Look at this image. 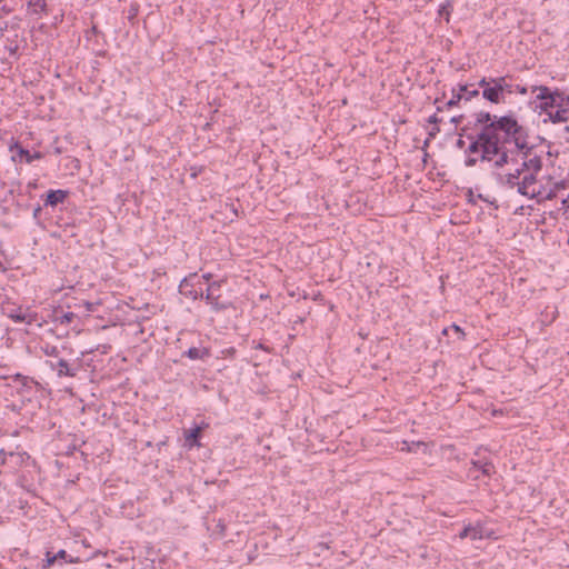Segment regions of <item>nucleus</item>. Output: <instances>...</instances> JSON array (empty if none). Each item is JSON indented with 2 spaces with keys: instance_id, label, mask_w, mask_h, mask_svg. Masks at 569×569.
Returning <instances> with one entry per match:
<instances>
[{
  "instance_id": "obj_4",
  "label": "nucleus",
  "mask_w": 569,
  "mask_h": 569,
  "mask_svg": "<svg viewBox=\"0 0 569 569\" xmlns=\"http://www.w3.org/2000/svg\"><path fill=\"white\" fill-rule=\"evenodd\" d=\"M532 92H537L533 100V110L540 116H546V118H548L549 112L556 108L561 90L551 89L547 86H535L532 87Z\"/></svg>"
},
{
  "instance_id": "obj_21",
  "label": "nucleus",
  "mask_w": 569,
  "mask_h": 569,
  "mask_svg": "<svg viewBox=\"0 0 569 569\" xmlns=\"http://www.w3.org/2000/svg\"><path fill=\"white\" fill-rule=\"evenodd\" d=\"M202 431V427H193L189 430L186 436V441L190 447H200L199 437Z\"/></svg>"
},
{
  "instance_id": "obj_39",
  "label": "nucleus",
  "mask_w": 569,
  "mask_h": 569,
  "mask_svg": "<svg viewBox=\"0 0 569 569\" xmlns=\"http://www.w3.org/2000/svg\"><path fill=\"white\" fill-rule=\"evenodd\" d=\"M563 131H565V133H567V134L569 136V126H566V127L563 128Z\"/></svg>"
},
{
  "instance_id": "obj_16",
  "label": "nucleus",
  "mask_w": 569,
  "mask_h": 569,
  "mask_svg": "<svg viewBox=\"0 0 569 569\" xmlns=\"http://www.w3.org/2000/svg\"><path fill=\"white\" fill-rule=\"evenodd\" d=\"M491 535L492 531H489L483 525L479 522L476 525H470L469 539L472 541L490 538Z\"/></svg>"
},
{
  "instance_id": "obj_42",
  "label": "nucleus",
  "mask_w": 569,
  "mask_h": 569,
  "mask_svg": "<svg viewBox=\"0 0 569 569\" xmlns=\"http://www.w3.org/2000/svg\"><path fill=\"white\" fill-rule=\"evenodd\" d=\"M568 196H569V192H568Z\"/></svg>"
},
{
  "instance_id": "obj_43",
  "label": "nucleus",
  "mask_w": 569,
  "mask_h": 569,
  "mask_svg": "<svg viewBox=\"0 0 569 569\" xmlns=\"http://www.w3.org/2000/svg\"><path fill=\"white\" fill-rule=\"evenodd\" d=\"M24 569H27V568H24Z\"/></svg>"
},
{
  "instance_id": "obj_27",
  "label": "nucleus",
  "mask_w": 569,
  "mask_h": 569,
  "mask_svg": "<svg viewBox=\"0 0 569 569\" xmlns=\"http://www.w3.org/2000/svg\"><path fill=\"white\" fill-rule=\"evenodd\" d=\"M422 445H423V442H421V441H417V442L413 441L411 443H408L407 441H403L402 442V447H401V451H408V452L416 451V448L420 447Z\"/></svg>"
},
{
  "instance_id": "obj_28",
  "label": "nucleus",
  "mask_w": 569,
  "mask_h": 569,
  "mask_svg": "<svg viewBox=\"0 0 569 569\" xmlns=\"http://www.w3.org/2000/svg\"><path fill=\"white\" fill-rule=\"evenodd\" d=\"M460 100H457V89H452V97L451 99L446 103L447 107H453L456 106Z\"/></svg>"
},
{
  "instance_id": "obj_31",
  "label": "nucleus",
  "mask_w": 569,
  "mask_h": 569,
  "mask_svg": "<svg viewBox=\"0 0 569 569\" xmlns=\"http://www.w3.org/2000/svg\"><path fill=\"white\" fill-rule=\"evenodd\" d=\"M515 92H518L519 94L525 96V94L528 93V89L525 86L516 84L515 86Z\"/></svg>"
},
{
  "instance_id": "obj_36",
  "label": "nucleus",
  "mask_w": 569,
  "mask_h": 569,
  "mask_svg": "<svg viewBox=\"0 0 569 569\" xmlns=\"http://www.w3.org/2000/svg\"><path fill=\"white\" fill-rule=\"evenodd\" d=\"M461 118H462L461 116H459V117H452V118H451V122H453V123H456V124H457V123H459V122L461 121Z\"/></svg>"
},
{
  "instance_id": "obj_40",
  "label": "nucleus",
  "mask_w": 569,
  "mask_h": 569,
  "mask_svg": "<svg viewBox=\"0 0 569 569\" xmlns=\"http://www.w3.org/2000/svg\"><path fill=\"white\" fill-rule=\"evenodd\" d=\"M537 139H539L541 142H547V140L543 137L538 136Z\"/></svg>"
},
{
  "instance_id": "obj_8",
  "label": "nucleus",
  "mask_w": 569,
  "mask_h": 569,
  "mask_svg": "<svg viewBox=\"0 0 569 569\" xmlns=\"http://www.w3.org/2000/svg\"><path fill=\"white\" fill-rule=\"evenodd\" d=\"M201 281L197 272L184 277L179 284V292L192 300L202 299L203 292L200 288Z\"/></svg>"
},
{
  "instance_id": "obj_38",
  "label": "nucleus",
  "mask_w": 569,
  "mask_h": 569,
  "mask_svg": "<svg viewBox=\"0 0 569 569\" xmlns=\"http://www.w3.org/2000/svg\"><path fill=\"white\" fill-rule=\"evenodd\" d=\"M256 349H261V350H266V351H268V349H267L262 343H258V345L256 346Z\"/></svg>"
},
{
  "instance_id": "obj_33",
  "label": "nucleus",
  "mask_w": 569,
  "mask_h": 569,
  "mask_svg": "<svg viewBox=\"0 0 569 569\" xmlns=\"http://www.w3.org/2000/svg\"><path fill=\"white\" fill-rule=\"evenodd\" d=\"M456 147H457L458 149H465V150L467 149V148H465V147H466V142H465V140H463V139H461V138L457 140V142H456Z\"/></svg>"
},
{
  "instance_id": "obj_14",
  "label": "nucleus",
  "mask_w": 569,
  "mask_h": 569,
  "mask_svg": "<svg viewBox=\"0 0 569 569\" xmlns=\"http://www.w3.org/2000/svg\"><path fill=\"white\" fill-rule=\"evenodd\" d=\"M8 317L16 323L31 325L33 321H36L37 315L28 310H23L21 307H19L11 310L8 313Z\"/></svg>"
},
{
  "instance_id": "obj_23",
  "label": "nucleus",
  "mask_w": 569,
  "mask_h": 569,
  "mask_svg": "<svg viewBox=\"0 0 569 569\" xmlns=\"http://www.w3.org/2000/svg\"><path fill=\"white\" fill-rule=\"evenodd\" d=\"M509 77L508 76H502V77H497V80L499 82V86H500V90H501V93H502V97L505 98V94H511L515 92V84L510 83L508 81Z\"/></svg>"
},
{
  "instance_id": "obj_15",
  "label": "nucleus",
  "mask_w": 569,
  "mask_h": 569,
  "mask_svg": "<svg viewBox=\"0 0 569 569\" xmlns=\"http://www.w3.org/2000/svg\"><path fill=\"white\" fill-rule=\"evenodd\" d=\"M69 191L68 190H49L46 194L43 206L44 207H56L59 203H63L64 200L68 198Z\"/></svg>"
},
{
  "instance_id": "obj_13",
  "label": "nucleus",
  "mask_w": 569,
  "mask_h": 569,
  "mask_svg": "<svg viewBox=\"0 0 569 569\" xmlns=\"http://www.w3.org/2000/svg\"><path fill=\"white\" fill-rule=\"evenodd\" d=\"M568 188V182L566 180H559L553 182V184L550 188H542L539 190V197H537V202L541 203L546 200H552L555 199L560 191H563Z\"/></svg>"
},
{
  "instance_id": "obj_19",
  "label": "nucleus",
  "mask_w": 569,
  "mask_h": 569,
  "mask_svg": "<svg viewBox=\"0 0 569 569\" xmlns=\"http://www.w3.org/2000/svg\"><path fill=\"white\" fill-rule=\"evenodd\" d=\"M479 94V90L476 88H471L468 84L459 83L457 86V100L465 99L466 101L471 100L472 98Z\"/></svg>"
},
{
  "instance_id": "obj_7",
  "label": "nucleus",
  "mask_w": 569,
  "mask_h": 569,
  "mask_svg": "<svg viewBox=\"0 0 569 569\" xmlns=\"http://www.w3.org/2000/svg\"><path fill=\"white\" fill-rule=\"evenodd\" d=\"M569 120V94L561 91L556 103V108L549 112L548 118H543L542 122H551L553 124L565 123Z\"/></svg>"
},
{
  "instance_id": "obj_6",
  "label": "nucleus",
  "mask_w": 569,
  "mask_h": 569,
  "mask_svg": "<svg viewBox=\"0 0 569 569\" xmlns=\"http://www.w3.org/2000/svg\"><path fill=\"white\" fill-rule=\"evenodd\" d=\"M224 282H226L224 280H217V281L209 282L207 292L203 293V297H202V299H204L206 302L211 306V309L217 312L226 310L230 306L229 302L221 300L220 290Z\"/></svg>"
},
{
  "instance_id": "obj_5",
  "label": "nucleus",
  "mask_w": 569,
  "mask_h": 569,
  "mask_svg": "<svg viewBox=\"0 0 569 569\" xmlns=\"http://www.w3.org/2000/svg\"><path fill=\"white\" fill-rule=\"evenodd\" d=\"M46 365L56 372L59 378H74L81 370V359L66 360L60 357L59 359H48Z\"/></svg>"
},
{
  "instance_id": "obj_22",
  "label": "nucleus",
  "mask_w": 569,
  "mask_h": 569,
  "mask_svg": "<svg viewBox=\"0 0 569 569\" xmlns=\"http://www.w3.org/2000/svg\"><path fill=\"white\" fill-rule=\"evenodd\" d=\"M453 10V0H446L440 3L438 9V16L445 18L447 22L450 21V16Z\"/></svg>"
},
{
  "instance_id": "obj_1",
  "label": "nucleus",
  "mask_w": 569,
  "mask_h": 569,
  "mask_svg": "<svg viewBox=\"0 0 569 569\" xmlns=\"http://www.w3.org/2000/svg\"><path fill=\"white\" fill-rule=\"evenodd\" d=\"M476 122L481 124L480 130L465 151V166L475 167L478 162L508 161L507 150L523 138H529V131L520 124L513 113L497 116L487 111H480L476 116Z\"/></svg>"
},
{
  "instance_id": "obj_3",
  "label": "nucleus",
  "mask_w": 569,
  "mask_h": 569,
  "mask_svg": "<svg viewBox=\"0 0 569 569\" xmlns=\"http://www.w3.org/2000/svg\"><path fill=\"white\" fill-rule=\"evenodd\" d=\"M33 463L30 455L22 450L19 446L16 449L0 450V476L11 477L17 475L21 469Z\"/></svg>"
},
{
  "instance_id": "obj_10",
  "label": "nucleus",
  "mask_w": 569,
  "mask_h": 569,
  "mask_svg": "<svg viewBox=\"0 0 569 569\" xmlns=\"http://www.w3.org/2000/svg\"><path fill=\"white\" fill-rule=\"evenodd\" d=\"M80 558L73 557L72 555L68 553L66 550L60 549L57 552L47 551L44 553V559L40 563V569H48L51 566L58 565L62 566L64 563H79Z\"/></svg>"
},
{
  "instance_id": "obj_17",
  "label": "nucleus",
  "mask_w": 569,
  "mask_h": 569,
  "mask_svg": "<svg viewBox=\"0 0 569 569\" xmlns=\"http://www.w3.org/2000/svg\"><path fill=\"white\" fill-rule=\"evenodd\" d=\"M28 11L29 13L42 17L48 13V6L46 0H28Z\"/></svg>"
},
{
  "instance_id": "obj_26",
  "label": "nucleus",
  "mask_w": 569,
  "mask_h": 569,
  "mask_svg": "<svg viewBox=\"0 0 569 569\" xmlns=\"http://www.w3.org/2000/svg\"><path fill=\"white\" fill-rule=\"evenodd\" d=\"M441 121H442V119L439 118L437 113H433L429 117L428 122L435 124V127L430 131V136L433 137L435 134H437L440 131V129L437 124L440 123Z\"/></svg>"
},
{
  "instance_id": "obj_2",
  "label": "nucleus",
  "mask_w": 569,
  "mask_h": 569,
  "mask_svg": "<svg viewBox=\"0 0 569 569\" xmlns=\"http://www.w3.org/2000/svg\"><path fill=\"white\" fill-rule=\"evenodd\" d=\"M508 161L500 164L490 162L493 169H502L506 166H516L510 171L500 177V181L510 189L517 188V192L528 199H537L539 190L542 188L538 183L537 176L543 167L545 152L539 146L531 143L529 138H523L507 150Z\"/></svg>"
},
{
  "instance_id": "obj_32",
  "label": "nucleus",
  "mask_w": 569,
  "mask_h": 569,
  "mask_svg": "<svg viewBox=\"0 0 569 569\" xmlns=\"http://www.w3.org/2000/svg\"><path fill=\"white\" fill-rule=\"evenodd\" d=\"M450 329H452L456 333H458L459 337H463L465 336L462 329L459 326L455 325V323L450 327Z\"/></svg>"
},
{
  "instance_id": "obj_34",
  "label": "nucleus",
  "mask_w": 569,
  "mask_h": 569,
  "mask_svg": "<svg viewBox=\"0 0 569 569\" xmlns=\"http://www.w3.org/2000/svg\"><path fill=\"white\" fill-rule=\"evenodd\" d=\"M212 278V274L211 273H203L201 276V279H203L204 281L209 282Z\"/></svg>"
},
{
  "instance_id": "obj_29",
  "label": "nucleus",
  "mask_w": 569,
  "mask_h": 569,
  "mask_svg": "<svg viewBox=\"0 0 569 569\" xmlns=\"http://www.w3.org/2000/svg\"><path fill=\"white\" fill-rule=\"evenodd\" d=\"M561 210H563V213H569V196L567 194L562 201H561Z\"/></svg>"
},
{
  "instance_id": "obj_18",
  "label": "nucleus",
  "mask_w": 569,
  "mask_h": 569,
  "mask_svg": "<svg viewBox=\"0 0 569 569\" xmlns=\"http://www.w3.org/2000/svg\"><path fill=\"white\" fill-rule=\"evenodd\" d=\"M76 318V313L62 309L54 310L52 313V320L57 325H70Z\"/></svg>"
},
{
  "instance_id": "obj_35",
  "label": "nucleus",
  "mask_w": 569,
  "mask_h": 569,
  "mask_svg": "<svg viewBox=\"0 0 569 569\" xmlns=\"http://www.w3.org/2000/svg\"><path fill=\"white\" fill-rule=\"evenodd\" d=\"M194 427H202V430H204L209 427V423L206 421H201L199 425H194Z\"/></svg>"
},
{
  "instance_id": "obj_37",
  "label": "nucleus",
  "mask_w": 569,
  "mask_h": 569,
  "mask_svg": "<svg viewBox=\"0 0 569 569\" xmlns=\"http://www.w3.org/2000/svg\"><path fill=\"white\" fill-rule=\"evenodd\" d=\"M41 211V208L40 207H37L34 210H33V217H38L39 212Z\"/></svg>"
},
{
  "instance_id": "obj_9",
  "label": "nucleus",
  "mask_w": 569,
  "mask_h": 569,
  "mask_svg": "<svg viewBox=\"0 0 569 569\" xmlns=\"http://www.w3.org/2000/svg\"><path fill=\"white\" fill-rule=\"evenodd\" d=\"M478 86L482 88V97L491 103L499 104L505 101L499 82L496 78H482Z\"/></svg>"
},
{
  "instance_id": "obj_11",
  "label": "nucleus",
  "mask_w": 569,
  "mask_h": 569,
  "mask_svg": "<svg viewBox=\"0 0 569 569\" xmlns=\"http://www.w3.org/2000/svg\"><path fill=\"white\" fill-rule=\"evenodd\" d=\"M0 379L7 380V385L9 387L14 388L18 393H21L24 390H30L33 385V379L20 373H14L11 376H1Z\"/></svg>"
},
{
  "instance_id": "obj_30",
  "label": "nucleus",
  "mask_w": 569,
  "mask_h": 569,
  "mask_svg": "<svg viewBox=\"0 0 569 569\" xmlns=\"http://www.w3.org/2000/svg\"><path fill=\"white\" fill-rule=\"evenodd\" d=\"M469 533H470V525L466 526L460 532H459V538L461 539H465V538H469Z\"/></svg>"
},
{
  "instance_id": "obj_24",
  "label": "nucleus",
  "mask_w": 569,
  "mask_h": 569,
  "mask_svg": "<svg viewBox=\"0 0 569 569\" xmlns=\"http://www.w3.org/2000/svg\"><path fill=\"white\" fill-rule=\"evenodd\" d=\"M41 351L49 357V359H59L61 357V350L57 346L44 343L41 346Z\"/></svg>"
},
{
  "instance_id": "obj_25",
  "label": "nucleus",
  "mask_w": 569,
  "mask_h": 569,
  "mask_svg": "<svg viewBox=\"0 0 569 569\" xmlns=\"http://www.w3.org/2000/svg\"><path fill=\"white\" fill-rule=\"evenodd\" d=\"M473 467L477 468L478 470H480L482 472V475H485V476H490V473L493 470V465L490 462L482 463L480 461H477V462H473Z\"/></svg>"
},
{
  "instance_id": "obj_20",
  "label": "nucleus",
  "mask_w": 569,
  "mask_h": 569,
  "mask_svg": "<svg viewBox=\"0 0 569 569\" xmlns=\"http://www.w3.org/2000/svg\"><path fill=\"white\" fill-rule=\"evenodd\" d=\"M184 355L191 360H203L210 357V350L208 348H189Z\"/></svg>"
},
{
  "instance_id": "obj_12",
  "label": "nucleus",
  "mask_w": 569,
  "mask_h": 569,
  "mask_svg": "<svg viewBox=\"0 0 569 569\" xmlns=\"http://www.w3.org/2000/svg\"><path fill=\"white\" fill-rule=\"evenodd\" d=\"M10 151H16L17 154L12 156L13 161H24L26 163H31L34 160L42 159L43 154L40 151H34L31 153L29 150L24 149L19 142H14L9 147Z\"/></svg>"
},
{
  "instance_id": "obj_41",
  "label": "nucleus",
  "mask_w": 569,
  "mask_h": 569,
  "mask_svg": "<svg viewBox=\"0 0 569 569\" xmlns=\"http://www.w3.org/2000/svg\"><path fill=\"white\" fill-rule=\"evenodd\" d=\"M567 243L569 244V237H568Z\"/></svg>"
}]
</instances>
